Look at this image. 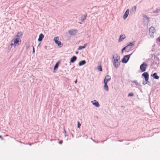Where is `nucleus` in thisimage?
<instances>
[{"label": "nucleus", "instance_id": "2eb2a0df", "mask_svg": "<svg viewBox=\"0 0 160 160\" xmlns=\"http://www.w3.org/2000/svg\"><path fill=\"white\" fill-rule=\"evenodd\" d=\"M44 38V36L42 33H41L39 37V38L38 39V41H41L42 40L43 38Z\"/></svg>", "mask_w": 160, "mask_h": 160}, {"label": "nucleus", "instance_id": "39448f33", "mask_svg": "<svg viewBox=\"0 0 160 160\" xmlns=\"http://www.w3.org/2000/svg\"><path fill=\"white\" fill-rule=\"evenodd\" d=\"M155 29L153 27L150 28L149 30V34L151 38L153 37V34L155 32Z\"/></svg>", "mask_w": 160, "mask_h": 160}, {"label": "nucleus", "instance_id": "cd10ccee", "mask_svg": "<svg viewBox=\"0 0 160 160\" xmlns=\"http://www.w3.org/2000/svg\"><path fill=\"white\" fill-rule=\"evenodd\" d=\"M62 141L61 140L59 142V143L61 144L62 143Z\"/></svg>", "mask_w": 160, "mask_h": 160}, {"label": "nucleus", "instance_id": "9b49d317", "mask_svg": "<svg viewBox=\"0 0 160 160\" xmlns=\"http://www.w3.org/2000/svg\"><path fill=\"white\" fill-rule=\"evenodd\" d=\"M111 79V77L109 75H107L105 77L104 82L107 83V82L110 81Z\"/></svg>", "mask_w": 160, "mask_h": 160}, {"label": "nucleus", "instance_id": "4be33fe9", "mask_svg": "<svg viewBox=\"0 0 160 160\" xmlns=\"http://www.w3.org/2000/svg\"><path fill=\"white\" fill-rule=\"evenodd\" d=\"M58 67V62H57L56 63V64L55 65L54 68V70H55L56 69H57Z\"/></svg>", "mask_w": 160, "mask_h": 160}, {"label": "nucleus", "instance_id": "c756f323", "mask_svg": "<svg viewBox=\"0 0 160 160\" xmlns=\"http://www.w3.org/2000/svg\"><path fill=\"white\" fill-rule=\"evenodd\" d=\"M33 52H34V51H35V50H34V48L33 47Z\"/></svg>", "mask_w": 160, "mask_h": 160}, {"label": "nucleus", "instance_id": "9d476101", "mask_svg": "<svg viewBox=\"0 0 160 160\" xmlns=\"http://www.w3.org/2000/svg\"><path fill=\"white\" fill-rule=\"evenodd\" d=\"M91 102L93 105L97 107H98L99 106V104L98 102L96 100H94L91 101Z\"/></svg>", "mask_w": 160, "mask_h": 160}, {"label": "nucleus", "instance_id": "f03ea898", "mask_svg": "<svg viewBox=\"0 0 160 160\" xmlns=\"http://www.w3.org/2000/svg\"><path fill=\"white\" fill-rule=\"evenodd\" d=\"M21 42L20 38H14L11 40L10 45L11 46H13L16 47L19 45Z\"/></svg>", "mask_w": 160, "mask_h": 160}, {"label": "nucleus", "instance_id": "c85d7f7f", "mask_svg": "<svg viewBox=\"0 0 160 160\" xmlns=\"http://www.w3.org/2000/svg\"><path fill=\"white\" fill-rule=\"evenodd\" d=\"M157 40L160 42V38H158L157 39Z\"/></svg>", "mask_w": 160, "mask_h": 160}, {"label": "nucleus", "instance_id": "473e14b6", "mask_svg": "<svg viewBox=\"0 0 160 160\" xmlns=\"http://www.w3.org/2000/svg\"><path fill=\"white\" fill-rule=\"evenodd\" d=\"M0 138H1L2 139V136L1 135L0 136Z\"/></svg>", "mask_w": 160, "mask_h": 160}, {"label": "nucleus", "instance_id": "ddd939ff", "mask_svg": "<svg viewBox=\"0 0 160 160\" xmlns=\"http://www.w3.org/2000/svg\"><path fill=\"white\" fill-rule=\"evenodd\" d=\"M77 31L76 30H71L69 31L68 32L70 35H72L75 34Z\"/></svg>", "mask_w": 160, "mask_h": 160}, {"label": "nucleus", "instance_id": "6e6552de", "mask_svg": "<svg viewBox=\"0 0 160 160\" xmlns=\"http://www.w3.org/2000/svg\"><path fill=\"white\" fill-rule=\"evenodd\" d=\"M130 57V55H127L125 56L122 59V62L126 63L128 61Z\"/></svg>", "mask_w": 160, "mask_h": 160}, {"label": "nucleus", "instance_id": "b1692460", "mask_svg": "<svg viewBox=\"0 0 160 160\" xmlns=\"http://www.w3.org/2000/svg\"><path fill=\"white\" fill-rule=\"evenodd\" d=\"M136 9V6H134L133 8H132V11L135 12Z\"/></svg>", "mask_w": 160, "mask_h": 160}, {"label": "nucleus", "instance_id": "f8f14e48", "mask_svg": "<svg viewBox=\"0 0 160 160\" xmlns=\"http://www.w3.org/2000/svg\"><path fill=\"white\" fill-rule=\"evenodd\" d=\"M22 33L21 32H18L16 36V38H20V37H22Z\"/></svg>", "mask_w": 160, "mask_h": 160}, {"label": "nucleus", "instance_id": "7c9ffc66", "mask_svg": "<svg viewBox=\"0 0 160 160\" xmlns=\"http://www.w3.org/2000/svg\"><path fill=\"white\" fill-rule=\"evenodd\" d=\"M159 10H160V9H157V12H158V11H159Z\"/></svg>", "mask_w": 160, "mask_h": 160}, {"label": "nucleus", "instance_id": "7ed1b4c3", "mask_svg": "<svg viewBox=\"0 0 160 160\" xmlns=\"http://www.w3.org/2000/svg\"><path fill=\"white\" fill-rule=\"evenodd\" d=\"M142 76H143L144 79L145 80L144 81H143L142 83L143 84H146L148 83V80L149 79V74L147 72H144L143 73L142 75Z\"/></svg>", "mask_w": 160, "mask_h": 160}, {"label": "nucleus", "instance_id": "0eeeda50", "mask_svg": "<svg viewBox=\"0 0 160 160\" xmlns=\"http://www.w3.org/2000/svg\"><path fill=\"white\" fill-rule=\"evenodd\" d=\"M148 66L147 64L146 63H143L141 65V70L142 72H144Z\"/></svg>", "mask_w": 160, "mask_h": 160}, {"label": "nucleus", "instance_id": "20e7f679", "mask_svg": "<svg viewBox=\"0 0 160 160\" xmlns=\"http://www.w3.org/2000/svg\"><path fill=\"white\" fill-rule=\"evenodd\" d=\"M134 46V43H130L129 44L127 45L122 50V52L123 50H125L126 51L128 52Z\"/></svg>", "mask_w": 160, "mask_h": 160}, {"label": "nucleus", "instance_id": "5701e85b", "mask_svg": "<svg viewBox=\"0 0 160 160\" xmlns=\"http://www.w3.org/2000/svg\"><path fill=\"white\" fill-rule=\"evenodd\" d=\"M98 69L100 71H102V67L101 66H99L98 67Z\"/></svg>", "mask_w": 160, "mask_h": 160}, {"label": "nucleus", "instance_id": "aec40b11", "mask_svg": "<svg viewBox=\"0 0 160 160\" xmlns=\"http://www.w3.org/2000/svg\"><path fill=\"white\" fill-rule=\"evenodd\" d=\"M143 17L144 20H146L147 22H149V19L147 16L144 15L143 16Z\"/></svg>", "mask_w": 160, "mask_h": 160}, {"label": "nucleus", "instance_id": "a211bd4d", "mask_svg": "<svg viewBox=\"0 0 160 160\" xmlns=\"http://www.w3.org/2000/svg\"><path fill=\"white\" fill-rule=\"evenodd\" d=\"M87 45V44H85L83 46H80L78 48V50H80L82 49H84L85 48L86 45Z\"/></svg>", "mask_w": 160, "mask_h": 160}, {"label": "nucleus", "instance_id": "a878e982", "mask_svg": "<svg viewBox=\"0 0 160 160\" xmlns=\"http://www.w3.org/2000/svg\"><path fill=\"white\" fill-rule=\"evenodd\" d=\"M29 43H28V44H27V45H26V48L27 49H28V48H29Z\"/></svg>", "mask_w": 160, "mask_h": 160}, {"label": "nucleus", "instance_id": "f3484780", "mask_svg": "<svg viewBox=\"0 0 160 160\" xmlns=\"http://www.w3.org/2000/svg\"><path fill=\"white\" fill-rule=\"evenodd\" d=\"M104 84V89L106 90L107 91H108V87L107 85V83L106 82H103Z\"/></svg>", "mask_w": 160, "mask_h": 160}, {"label": "nucleus", "instance_id": "423d86ee", "mask_svg": "<svg viewBox=\"0 0 160 160\" xmlns=\"http://www.w3.org/2000/svg\"><path fill=\"white\" fill-rule=\"evenodd\" d=\"M59 37H56L54 38V40L55 43L57 44L58 46L60 47H61L62 46V43L60 41H58Z\"/></svg>", "mask_w": 160, "mask_h": 160}, {"label": "nucleus", "instance_id": "f257e3e1", "mask_svg": "<svg viewBox=\"0 0 160 160\" xmlns=\"http://www.w3.org/2000/svg\"><path fill=\"white\" fill-rule=\"evenodd\" d=\"M112 61L113 64L115 68H117L119 66L120 63V57L117 54L113 55Z\"/></svg>", "mask_w": 160, "mask_h": 160}, {"label": "nucleus", "instance_id": "393cba45", "mask_svg": "<svg viewBox=\"0 0 160 160\" xmlns=\"http://www.w3.org/2000/svg\"><path fill=\"white\" fill-rule=\"evenodd\" d=\"M133 96V94L132 93H130L128 94V96Z\"/></svg>", "mask_w": 160, "mask_h": 160}, {"label": "nucleus", "instance_id": "412c9836", "mask_svg": "<svg viewBox=\"0 0 160 160\" xmlns=\"http://www.w3.org/2000/svg\"><path fill=\"white\" fill-rule=\"evenodd\" d=\"M152 76L154 78L156 79H158L159 78V77L157 75V74L156 73H154L153 75Z\"/></svg>", "mask_w": 160, "mask_h": 160}, {"label": "nucleus", "instance_id": "6ab92c4d", "mask_svg": "<svg viewBox=\"0 0 160 160\" xmlns=\"http://www.w3.org/2000/svg\"><path fill=\"white\" fill-rule=\"evenodd\" d=\"M86 63V61L85 60H82L80 61L79 63V66H82L83 65Z\"/></svg>", "mask_w": 160, "mask_h": 160}, {"label": "nucleus", "instance_id": "bb28decb", "mask_svg": "<svg viewBox=\"0 0 160 160\" xmlns=\"http://www.w3.org/2000/svg\"><path fill=\"white\" fill-rule=\"evenodd\" d=\"M80 126H81V124L79 123V122H78V128H79Z\"/></svg>", "mask_w": 160, "mask_h": 160}, {"label": "nucleus", "instance_id": "2f4dec72", "mask_svg": "<svg viewBox=\"0 0 160 160\" xmlns=\"http://www.w3.org/2000/svg\"><path fill=\"white\" fill-rule=\"evenodd\" d=\"M77 80L76 79V80H75V83H77Z\"/></svg>", "mask_w": 160, "mask_h": 160}, {"label": "nucleus", "instance_id": "4468645a", "mask_svg": "<svg viewBox=\"0 0 160 160\" xmlns=\"http://www.w3.org/2000/svg\"><path fill=\"white\" fill-rule=\"evenodd\" d=\"M125 38V36L124 34H122L120 36L119 39V42H121L122 40L124 39Z\"/></svg>", "mask_w": 160, "mask_h": 160}, {"label": "nucleus", "instance_id": "1a4fd4ad", "mask_svg": "<svg viewBox=\"0 0 160 160\" xmlns=\"http://www.w3.org/2000/svg\"><path fill=\"white\" fill-rule=\"evenodd\" d=\"M129 12V9H127L126 12H125L123 16V18L124 19H126L127 17H128Z\"/></svg>", "mask_w": 160, "mask_h": 160}, {"label": "nucleus", "instance_id": "dca6fc26", "mask_svg": "<svg viewBox=\"0 0 160 160\" xmlns=\"http://www.w3.org/2000/svg\"><path fill=\"white\" fill-rule=\"evenodd\" d=\"M76 59L77 57L75 56H73L71 59L70 62L73 63L76 60Z\"/></svg>", "mask_w": 160, "mask_h": 160}]
</instances>
